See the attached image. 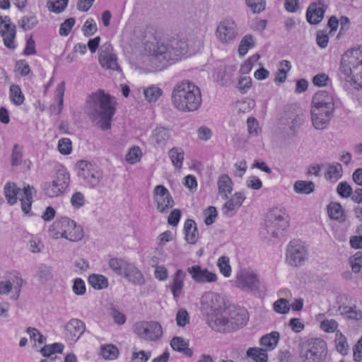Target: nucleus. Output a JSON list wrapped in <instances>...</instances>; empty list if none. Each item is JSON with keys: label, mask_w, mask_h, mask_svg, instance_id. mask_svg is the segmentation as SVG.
Masks as SVG:
<instances>
[{"label": "nucleus", "mask_w": 362, "mask_h": 362, "mask_svg": "<svg viewBox=\"0 0 362 362\" xmlns=\"http://www.w3.org/2000/svg\"><path fill=\"white\" fill-rule=\"evenodd\" d=\"M137 47V69L144 72L162 71L187 54L189 46L185 38L172 37L158 40L152 29L141 32Z\"/></svg>", "instance_id": "nucleus-1"}, {"label": "nucleus", "mask_w": 362, "mask_h": 362, "mask_svg": "<svg viewBox=\"0 0 362 362\" xmlns=\"http://www.w3.org/2000/svg\"><path fill=\"white\" fill-rule=\"evenodd\" d=\"M172 100L179 110L195 111L199 108L202 101L200 89L189 81H182L173 88Z\"/></svg>", "instance_id": "nucleus-2"}, {"label": "nucleus", "mask_w": 362, "mask_h": 362, "mask_svg": "<svg viewBox=\"0 0 362 362\" xmlns=\"http://www.w3.org/2000/svg\"><path fill=\"white\" fill-rule=\"evenodd\" d=\"M89 103L95 115L100 119V128L107 130L111 127V120L115 113L117 102L103 90H98L90 96Z\"/></svg>", "instance_id": "nucleus-3"}, {"label": "nucleus", "mask_w": 362, "mask_h": 362, "mask_svg": "<svg viewBox=\"0 0 362 362\" xmlns=\"http://www.w3.org/2000/svg\"><path fill=\"white\" fill-rule=\"evenodd\" d=\"M339 72L346 81L362 88V50L346 51L341 57Z\"/></svg>", "instance_id": "nucleus-4"}, {"label": "nucleus", "mask_w": 362, "mask_h": 362, "mask_svg": "<svg viewBox=\"0 0 362 362\" xmlns=\"http://www.w3.org/2000/svg\"><path fill=\"white\" fill-rule=\"evenodd\" d=\"M50 238L54 239L65 238L76 242L83 236L82 228L68 217H61L54 221L47 230Z\"/></svg>", "instance_id": "nucleus-5"}, {"label": "nucleus", "mask_w": 362, "mask_h": 362, "mask_svg": "<svg viewBox=\"0 0 362 362\" xmlns=\"http://www.w3.org/2000/svg\"><path fill=\"white\" fill-rule=\"evenodd\" d=\"M327 356V343L320 338H311L299 344V358L302 362H324Z\"/></svg>", "instance_id": "nucleus-6"}, {"label": "nucleus", "mask_w": 362, "mask_h": 362, "mask_svg": "<svg viewBox=\"0 0 362 362\" xmlns=\"http://www.w3.org/2000/svg\"><path fill=\"white\" fill-rule=\"evenodd\" d=\"M34 188L26 185L23 189L18 187L14 182H7L4 187V192L7 202L13 205L19 199L21 209L25 214H28L31 210L33 203V191Z\"/></svg>", "instance_id": "nucleus-7"}, {"label": "nucleus", "mask_w": 362, "mask_h": 362, "mask_svg": "<svg viewBox=\"0 0 362 362\" xmlns=\"http://www.w3.org/2000/svg\"><path fill=\"white\" fill-rule=\"evenodd\" d=\"M267 218V232L274 238H279L288 227L289 216L284 208H276L272 210L269 213Z\"/></svg>", "instance_id": "nucleus-8"}, {"label": "nucleus", "mask_w": 362, "mask_h": 362, "mask_svg": "<svg viewBox=\"0 0 362 362\" xmlns=\"http://www.w3.org/2000/svg\"><path fill=\"white\" fill-rule=\"evenodd\" d=\"M216 35L221 43L230 44L237 37V25L232 18H225L218 23Z\"/></svg>", "instance_id": "nucleus-9"}, {"label": "nucleus", "mask_w": 362, "mask_h": 362, "mask_svg": "<svg viewBox=\"0 0 362 362\" xmlns=\"http://www.w3.org/2000/svg\"><path fill=\"white\" fill-rule=\"evenodd\" d=\"M308 256L304 245L298 240H293L290 242L286 255V262L291 266L302 265Z\"/></svg>", "instance_id": "nucleus-10"}, {"label": "nucleus", "mask_w": 362, "mask_h": 362, "mask_svg": "<svg viewBox=\"0 0 362 362\" xmlns=\"http://www.w3.org/2000/svg\"><path fill=\"white\" fill-rule=\"evenodd\" d=\"M237 286L246 292L257 291L260 287V281L252 271L243 269L236 275Z\"/></svg>", "instance_id": "nucleus-11"}, {"label": "nucleus", "mask_w": 362, "mask_h": 362, "mask_svg": "<svg viewBox=\"0 0 362 362\" xmlns=\"http://www.w3.org/2000/svg\"><path fill=\"white\" fill-rule=\"evenodd\" d=\"M153 199L156 209L162 214H165L175 205V202L168 191L163 185H157L153 190Z\"/></svg>", "instance_id": "nucleus-12"}, {"label": "nucleus", "mask_w": 362, "mask_h": 362, "mask_svg": "<svg viewBox=\"0 0 362 362\" xmlns=\"http://www.w3.org/2000/svg\"><path fill=\"white\" fill-rule=\"evenodd\" d=\"M0 34L5 47L11 50L16 48L17 44L15 41L16 28L14 24L11 23V19L8 16L0 18Z\"/></svg>", "instance_id": "nucleus-13"}, {"label": "nucleus", "mask_w": 362, "mask_h": 362, "mask_svg": "<svg viewBox=\"0 0 362 362\" xmlns=\"http://www.w3.org/2000/svg\"><path fill=\"white\" fill-rule=\"evenodd\" d=\"M69 180V174L66 171L58 170L54 180L46 187V194L50 197L59 196L67 188Z\"/></svg>", "instance_id": "nucleus-14"}, {"label": "nucleus", "mask_w": 362, "mask_h": 362, "mask_svg": "<svg viewBox=\"0 0 362 362\" xmlns=\"http://www.w3.org/2000/svg\"><path fill=\"white\" fill-rule=\"evenodd\" d=\"M162 334V327L157 322H141L137 325V335L142 339L156 341L160 339Z\"/></svg>", "instance_id": "nucleus-15"}, {"label": "nucleus", "mask_w": 362, "mask_h": 362, "mask_svg": "<svg viewBox=\"0 0 362 362\" xmlns=\"http://www.w3.org/2000/svg\"><path fill=\"white\" fill-rule=\"evenodd\" d=\"M78 175L91 187L95 186L101 178V172L95 165L86 160L78 163Z\"/></svg>", "instance_id": "nucleus-16"}, {"label": "nucleus", "mask_w": 362, "mask_h": 362, "mask_svg": "<svg viewBox=\"0 0 362 362\" xmlns=\"http://www.w3.org/2000/svg\"><path fill=\"white\" fill-rule=\"evenodd\" d=\"M202 307L205 310L207 315L209 312L211 314L218 313L223 309V300L222 298L214 293L207 292L205 293L201 298Z\"/></svg>", "instance_id": "nucleus-17"}, {"label": "nucleus", "mask_w": 362, "mask_h": 362, "mask_svg": "<svg viewBox=\"0 0 362 362\" xmlns=\"http://www.w3.org/2000/svg\"><path fill=\"white\" fill-rule=\"evenodd\" d=\"M187 272L196 283H213L217 281V276L215 273L210 272L206 268H202L198 264L189 267Z\"/></svg>", "instance_id": "nucleus-18"}, {"label": "nucleus", "mask_w": 362, "mask_h": 362, "mask_svg": "<svg viewBox=\"0 0 362 362\" xmlns=\"http://www.w3.org/2000/svg\"><path fill=\"white\" fill-rule=\"evenodd\" d=\"M327 7V5L322 1L311 3L306 12L308 22L312 25L320 23L324 18Z\"/></svg>", "instance_id": "nucleus-19"}, {"label": "nucleus", "mask_w": 362, "mask_h": 362, "mask_svg": "<svg viewBox=\"0 0 362 362\" xmlns=\"http://www.w3.org/2000/svg\"><path fill=\"white\" fill-rule=\"evenodd\" d=\"M86 325L78 319L70 320L65 326V335L69 341L76 342L83 334Z\"/></svg>", "instance_id": "nucleus-20"}, {"label": "nucleus", "mask_w": 362, "mask_h": 362, "mask_svg": "<svg viewBox=\"0 0 362 362\" xmlns=\"http://www.w3.org/2000/svg\"><path fill=\"white\" fill-rule=\"evenodd\" d=\"M208 325L209 327L219 332H233V325L229 319L225 316L217 314H211L208 318Z\"/></svg>", "instance_id": "nucleus-21"}, {"label": "nucleus", "mask_w": 362, "mask_h": 362, "mask_svg": "<svg viewBox=\"0 0 362 362\" xmlns=\"http://www.w3.org/2000/svg\"><path fill=\"white\" fill-rule=\"evenodd\" d=\"M245 199L243 192H235L223 206V214L228 217L233 216Z\"/></svg>", "instance_id": "nucleus-22"}, {"label": "nucleus", "mask_w": 362, "mask_h": 362, "mask_svg": "<svg viewBox=\"0 0 362 362\" xmlns=\"http://www.w3.org/2000/svg\"><path fill=\"white\" fill-rule=\"evenodd\" d=\"M170 137V130L164 127H157L151 132L150 141L157 148H163Z\"/></svg>", "instance_id": "nucleus-23"}, {"label": "nucleus", "mask_w": 362, "mask_h": 362, "mask_svg": "<svg viewBox=\"0 0 362 362\" xmlns=\"http://www.w3.org/2000/svg\"><path fill=\"white\" fill-rule=\"evenodd\" d=\"M99 62L103 68L112 71H120L116 55L112 53L102 52L99 55Z\"/></svg>", "instance_id": "nucleus-24"}, {"label": "nucleus", "mask_w": 362, "mask_h": 362, "mask_svg": "<svg viewBox=\"0 0 362 362\" xmlns=\"http://www.w3.org/2000/svg\"><path fill=\"white\" fill-rule=\"evenodd\" d=\"M185 276L186 274L182 269H177L173 276V283L170 287L175 299L182 293Z\"/></svg>", "instance_id": "nucleus-25"}, {"label": "nucleus", "mask_w": 362, "mask_h": 362, "mask_svg": "<svg viewBox=\"0 0 362 362\" xmlns=\"http://www.w3.org/2000/svg\"><path fill=\"white\" fill-rule=\"evenodd\" d=\"M312 104L327 105V108L334 110V95L332 93L320 90L314 95Z\"/></svg>", "instance_id": "nucleus-26"}, {"label": "nucleus", "mask_w": 362, "mask_h": 362, "mask_svg": "<svg viewBox=\"0 0 362 362\" xmlns=\"http://www.w3.org/2000/svg\"><path fill=\"white\" fill-rule=\"evenodd\" d=\"M233 325V331L245 325L248 320V314L244 308H239L233 311L229 319Z\"/></svg>", "instance_id": "nucleus-27"}, {"label": "nucleus", "mask_w": 362, "mask_h": 362, "mask_svg": "<svg viewBox=\"0 0 362 362\" xmlns=\"http://www.w3.org/2000/svg\"><path fill=\"white\" fill-rule=\"evenodd\" d=\"M185 239L189 244H195L198 240L199 233L196 223L192 219H187L184 225Z\"/></svg>", "instance_id": "nucleus-28"}, {"label": "nucleus", "mask_w": 362, "mask_h": 362, "mask_svg": "<svg viewBox=\"0 0 362 362\" xmlns=\"http://www.w3.org/2000/svg\"><path fill=\"white\" fill-rule=\"evenodd\" d=\"M217 185L218 194L222 198L228 199V194L233 190V182L230 177L228 175H221L218 179Z\"/></svg>", "instance_id": "nucleus-29"}, {"label": "nucleus", "mask_w": 362, "mask_h": 362, "mask_svg": "<svg viewBox=\"0 0 362 362\" xmlns=\"http://www.w3.org/2000/svg\"><path fill=\"white\" fill-rule=\"evenodd\" d=\"M9 99L12 104L16 106H20L25 102V95L17 84H12L9 88Z\"/></svg>", "instance_id": "nucleus-30"}, {"label": "nucleus", "mask_w": 362, "mask_h": 362, "mask_svg": "<svg viewBox=\"0 0 362 362\" xmlns=\"http://www.w3.org/2000/svg\"><path fill=\"white\" fill-rule=\"evenodd\" d=\"M170 346L173 350L185 354L187 356H192L193 351L188 347L187 343L180 337H174L170 341Z\"/></svg>", "instance_id": "nucleus-31"}, {"label": "nucleus", "mask_w": 362, "mask_h": 362, "mask_svg": "<svg viewBox=\"0 0 362 362\" xmlns=\"http://www.w3.org/2000/svg\"><path fill=\"white\" fill-rule=\"evenodd\" d=\"M279 339V333L272 332L270 334L264 335L259 340L262 346L265 347L267 351L273 350L277 345Z\"/></svg>", "instance_id": "nucleus-32"}, {"label": "nucleus", "mask_w": 362, "mask_h": 362, "mask_svg": "<svg viewBox=\"0 0 362 362\" xmlns=\"http://www.w3.org/2000/svg\"><path fill=\"white\" fill-rule=\"evenodd\" d=\"M18 24L23 30H30L38 24V19L35 14L29 13L21 17Z\"/></svg>", "instance_id": "nucleus-33"}, {"label": "nucleus", "mask_w": 362, "mask_h": 362, "mask_svg": "<svg viewBox=\"0 0 362 362\" xmlns=\"http://www.w3.org/2000/svg\"><path fill=\"white\" fill-rule=\"evenodd\" d=\"M110 267L119 275L128 276V264L122 259L112 258L109 261Z\"/></svg>", "instance_id": "nucleus-34"}, {"label": "nucleus", "mask_w": 362, "mask_h": 362, "mask_svg": "<svg viewBox=\"0 0 362 362\" xmlns=\"http://www.w3.org/2000/svg\"><path fill=\"white\" fill-rule=\"evenodd\" d=\"M168 156L173 166L176 169H180L184 161L183 150L180 148L173 147L169 151Z\"/></svg>", "instance_id": "nucleus-35"}, {"label": "nucleus", "mask_w": 362, "mask_h": 362, "mask_svg": "<svg viewBox=\"0 0 362 362\" xmlns=\"http://www.w3.org/2000/svg\"><path fill=\"white\" fill-rule=\"evenodd\" d=\"M247 356L255 362H267L268 360L267 350L261 348H249L247 351Z\"/></svg>", "instance_id": "nucleus-36"}, {"label": "nucleus", "mask_w": 362, "mask_h": 362, "mask_svg": "<svg viewBox=\"0 0 362 362\" xmlns=\"http://www.w3.org/2000/svg\"><path fill=\"white\" fill-rule=\"evenodd\" d=\"M293 189L298 194H310L314 192L315 184L311 181L298 180L293 185Z\"/></svg>", "instance_id": "nucleus-37"}, {"label": "nucleus", "mask_w": 362, "mask_h": 362, "mask_svg": "<svg viewBox=\"0 0 362 362\" xmlns=\"http://www.w3.org/2000/svg\"><path fill=\"white\" fill-rule=\"evenodd\" d=\"M328 107L327 105H316V104H312V108H311V115H314L315 117V122L317 124V126H320L319 122H317L319 119V115L323 116V117H330L332 116V114L334 111V110H329L327 108Z\"/></svg>", "instance_id": "nucleus-38"}, {"label": "nucleus", "mask_w": 362, "mask_h": 362, "mask_svg": "<svg viewBox=\"0 0 362 362\" xmlns=\"http://www.w3.org/2000/svg\"><path fill=\"white\" fill-rule=\"evenodd\" d=\"M342 167L339 163H332L327 168L325 178L330 181L336 182L341 177Z\"/></svg>", "instance_id": "nucleus-39"}, {"label": "nucleus", "mask_w": 362, "mask_h": 362, "mask_svg": "<svg viewBox=\"0 0 362 362\" xmlns=\"http://www.w3.org/2000/svg\"><path fill=\"white\" fill-rule=\"evenodd\" d=\"M162 94V89L154 85L144 89L145 99L149 103L157 101Z\"/></svg>", "instance_id": "nucleus-40"}, {"label": "nucleus", "mask_w": 362, "mask_h": 362, "mask_svg": "<svg viewBox=\"0 0 362 362\" xmlns=\"http://www.w3.org/2000/svg\"><path fill=\"white\" fill-rule=\"evenodd\" d=\"M282 68L278 69L275 74L274 82L278 84L285 82L287 78V72L291 69V66L288 61L283 60L281 62Z\"/></svg>", "instance_id": "nucleus-41"}, {"label": "nucleus", "mask_w": 362, "mask_h": 362, "mask_svg": "<svg viewBox=\"0 0 362 362\" xmlns=\"http://www.w3.org/2000/svg\"><path fill=\"white\" fill-rule=\"evenodd\" d=\"M89 284L95 289H103L108 286L107 279L101 274H91L88 277Z\"/></svg>", "instance_id": "nucleus-42"}, {"label": "nucleus", "mask_w": 362, "mask_h": 362, "mask_svg": "<svg viewBox=\"0 0 362 362\" xmlns=\"http://www.w3.org/2000/svg\"><path fill=\"white\" fill-rule=\"evenodd\" d=\"M255 39L252 35H247L243 37L238 47V52L241 56L246 54L247 51L255 46Z\"/></svg>", "instance_id": "nucleus-43"}, {"label": "nucleus", "mask_w": 362, "mask_h": 362, "mask_svg": "<svg viewBox=\"0 0 362 362\" xmlns=\"http://www.w3.org/2000/svg\"><path fill=\"white\" fill-rule=\"evenodd\" d=\"M100 354L106 360H115L119 355V350L113 344H106L101 347Z\"/></svg>", "instance_id": "nucleus-44"}, {"label": "nucleus", "mask_w": 362, "mask_h": 362, "mask_svg": "<svg viewBox=\"0 0 362 362\" xmlns=\"http://www.w3.org/2000/svg\"><path fill=\"white\" fill-rule=\"evenodd\" d=\"M327 212L330 218L334 220H341L344 214L341 206L337 202L330 203L327 206Z\"/></svg>", "instance_id": "nucleus-45"}, {"label": "nucleus", "mask_w": 362, "mask_h": 362, "mask_svg": "<svg viewBox=\"0 0 362 362\" xmlns=\"http://www.w3.org/2000/svg\"><path fill=\"white\" fill-rule=\"evenodd\" d=\"M68 4V0H49L47 7L49 10L55 13H60L64 11Z\"/></svg>", "instance_id": "nucleus-46"}, {"label": "nucleus", "mask_w": 362, "mask_h": 362, "mask_svg": "<svg viewBox=\"0 0 362 362\" xmlns=\"http://www.w3.org/2000/svg\"><path fill=\"white\" fill-rule=\"evenodd\" d=\"M217 266L220 272L225 276L229 277L231 274V267L229 264V258L227 256H221L218 258Z\"/></svg>", "instance_id": "nucleus-47"}, {"label": "nucleus", "mask_w": 362, "mask_h": 362, "mask_svg": "<svg viewBox=\"0 0 362 362\" xmlns=\"http://www.w3.org/2000/svg\"><path fill=\"white\" fill-rule=\"evenodd\" d=\"M351 269L354 273H358L362 268V252H357L349 259Z\"/></svg>", "instance_id": "nucleus-48"}, {"label": "nucleus", "mask_w": 362, "mask_h": 362, "mask_svg": "<svg viewBox=\"0 0 362 362\" xmlns=\"http://www.w3.org/2000/svg\"><path fill=\"white\" fill-rule=\"evenodd\" d=\"M247 6L253 13H259L265 9V0H245Z\"/></svg>", "instance_id": "nucleus-49"}, {"label": "nucleus", "mask_w": 362, "mask_h": 362, "mask_svg": "<svg viewBox=\"0 0 362 362\" xmlns=\"http://www.w3.org/2000/svg\"><path fill=\"white\" fill-rule=\"evenodd\" d=\"M76 23V21L74 18L71 17L66 19L62 23H61L59 34L61 36H67L70 34L73 27Z\"/></svg>", "instance_id": "nucleus-50"}, {"label": "nucleus", "mask_w": 362, "mask_h": 362, "mask_svg": "<svg viewBox=\"0 0 362 362\" xmlns=\"http://www.w3.org/2000/svg\"><path fill=\"white\" fill-rule=\"evenodd\" d=\"M57 148L62 155H69L72 151V143L69 138L60 139L58 141Z\"/></svg>", "instance_id": "nucleus-51"}, {"label": "nucleus", "mask_w": 362, "mask_h": 362, "mask_svg": "<svg viewBox=\"0 0 362 362\" xmlns=\"http://www.w3.org/2000/svg\"><path fill=\"white\" fill-rule=\"evenodd\" d=\"M274 310L281 314H286L288 313L290 310V303L288 300H287L285 298H279L276 302H274Z\"/></svg>", "instance_id": "nucleus-52"}, {"label": "nucleus", "mask_w": 362, "mask_h": 362, "mask_svg": "<svg viewBox=\"0 0 362 362\" xmlns=\"http://www.w3.org/2000/svg\"><path fill=\"white\" fill-rule=\"evenodd\" d=\"M97 25L93 18L87 19L82 28L83 33L86 37L93 35L97 32Z\"/></svg>", "instance_id": "nucleus-53"}, {"label": "nucleus", "mask_w": 362, "mask_h": 362, "mask_svg": "<svg viewBox=\"0 0 362 362\" xmlns=\"http://www.w3.org/2000/svg\"><path fill=\"white\" fill-rule=\"evenodd\" d=\"M23 147L18 144L13 146L11 154V164L13 166H18L22 163Z\"/></svg>", "instance_id": "nucleus-54"}, {"label": "nucleus", "mask_w": 362, "mask_h": 362, "mask_svg": "<svg viewBox=\"0 0 362 362\" xmlns=\"http://www.w3.org/2000/svg\"><path fill=\"white\" fill-rule=\"evenodd\" d=\"M64 91L65 83L62 81L57 86L54 95V100L58 103L59 110L63 108Z\"/></svg>", "instance_id": "nucleus-55"}, {"label": "nucleus", "mask_w": 362, "mask_h": 362, "mask_svg": "<svg viewBox=\"0 0 362 362\" xmlns=\"http://www.w3.org/2000/svg\"><path fill=\"white\" fill-rule=\"evenodd\" d=\"M337 192L343 198H348L353 194L351 187L346 182H340L337 186Z\"/></svg>", "instance_id": "nucleus-56"}, {"label": "nucleus", "mask_w": 362, "mask_h": 362, "mask_svg": "<svg viewBox=\"0 0 362 362\" xmlns=\"http://www.w3.org/2000/svg\"><path fill=\"white\" fill-rule=\"evenodd\" d=\"M337 322L333 319L324 320L320 323V329L327 333L334 332L337 329Z\"/></svg>", "instance_id": "nucleus-57"}, {"label": "nucleus", "mask_w": 362, "mask_h": 362, "mask_svg": "<svg viewBox=\"0 0 362 362\" xmlns=\"http://www.w3.org/2000/svg\"><path fill=\"white\" fill-rule=\"evenodd\" d=\"M218 215L216 207L210 206L207 207L204 211V223L206 226L211 225Z\"/></svg>", "instance_id": "nucleus-58"}, {"label": "nucleus", "mask_w": 362, "mask_h": 362, "mask_svg": "<svg viewBox=\"0 0 362 362\" xmlns=\"http://www.w3.org/2000/svg\"><path fill=\"white\" fill-rule=\"evenodd\" d=\"M176 322L179 327H185L189 322V316L185 309H180L176 315Z\"/></svg>", "instance_id": "nucleus-59"}, {"label": "nucleus", "mask_w": 362, "mask_h": 362, "mask_svg": "<svg viewBox=\"0 0 362 362\" xmlns=\"http://www.w3.org/2000/svg\"><path fill=\"white\" fill-rule=\"evenodd\" d=\"M252 86V79L250 77L244 76L239 79L238 88L241 93H245Z\"/></svg>", "instance_id": "nucleus-60"}, {"label": "nucleus", "mask_w": 362, "mask_h": 362, "mask_svg": "<svg viewBox=\"0 0 362 362\" xmlns=\"http://www.w3.org/2000/svg\"><path fill=\"white\" fill-rule=\"evenodd\" d=\"M329 78L326 74L322 73L315 75L313 78V83L318 87L326 86L329 82Z\"/></svg>", "instance_id": "nucleus-61"}, {"label": "nucleus", "mask_w": 362, "mask_h": 362, "mask_svg": "<svg viewBox=\"0 0 362 362\" xmlns=\"http://www.w3.org/2000/svg\"><path fill=\"white\" fill-rule=\"evenodd\" d=\"M27 332L29 334L30 339L35 342H37L39 344H42L45 342V338L37 329L29 327Z\"/></svg>", "instance_id": "nucleus-62"}, {"label": "nucleus", "mask_w": 362, "mask_h": 362, "mask_svg": "<svg viewBox=\"0 0 362 362\" xmlns=\"http://www.w3.org/2000/svg\"><path fill=\"white\" fill-rule=\"evenodd\" d=\"M316 42L317 45L321 48H325L329 42V37L325 31L318 30L316 35Z\"/></svg>", "instance_id": "nucleus-63"}, {"label": "nucleus", "mask_w": 362, "mask_h": 362, "mask_svg": "<svg viewBox=\"0 0 362 362\" xmlns=\"http://www.w3.org/2000/svg\"><path fill=\"white\" fill-rule=\"evenodd\" d=\"M344 313L349 319L359 320L362 318L361 312L356 306L345 308Z\"/></svg>", "instance_id": "nucleus-64"}]
</instances>
